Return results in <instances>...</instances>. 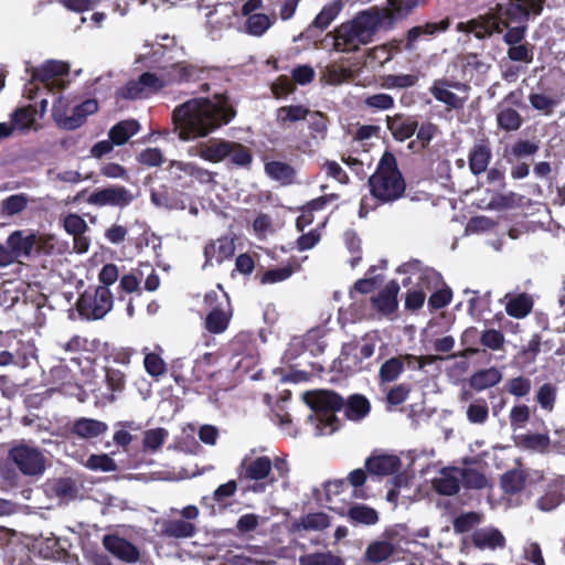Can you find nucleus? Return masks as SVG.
<instances>
[{"label":"nucleus","mask_w":565,"mask_h":565,"mask_svg":"<svg viewBox=\"0 0 565 565\" xmlns=\"http://www.w3.org/2000/svg\"><path fill=\"white\" fill-rule=\"evenodd\" d=\"M531 409L525 404L514 405L509 413L510 426L513 431L523 429L530 420Z\"/></svg>","instance_id":"obj_49"},{"label":"nucleus","mask_w":565,"mask_h":565,"mask_svg":"<svg viewBox=\"0 0 565 565\" xmlns=\"http://www.w3.org/2000/svg\"><path fill=\"white\" fill-rule=\"evenodd\" d=\"M151 202L161 209L184 210L186 200L183 193H169L168 191H151Z\"/></svg>","instance_id":"obj_32"},{"label":"nucleus","mask_w":565,"mask_h":565,"mask_svg":"<svg viewBox=\"0 0 565 565\" xmlns=\"http://www.w3.org/2000/svg\"><path fill=\"white\" fill-rule=\"evenodd\" d=\"M399 273H413L420 284L425 285L427 291H433L428 303L434 309H440L447 306L451 299V291L444 288L443 277L433 268L423 267L418 260L403 264L398 268Z\"/></svg>","instance_id":"obj_7"},{"label":"nucleus","mask_w":565,"mask_h":565,"mask_svg":"<svg viewBox=\"0 0 565 565\" xmlns=\"http://www.w3.org/2000/svg\"><path fill=\"white\" fill-rule=\"evenodd\" d=\"M235 252V239L233 236H222L211 241L204 248L205 266L214 263L221 264L230 259Z\"/></svg>","instance_id":"obj_19"},{"label":"nucleus","mask_w":565,"mask_h":565,"mask_svg":"<svg viewBox=\"0 0 565 565\" xmlns=\"http://www.w3.org/2000/svg\"><path fill=\"white\" fill-rule=\"evenodd\" d=\"M331 525V519L327 513L316 512L302 516L297 523V529L306 531H322Z\"/></svg>","instance_id":"obj_43"},{"label":"nucleus","mask_w":565,"mask_h":565,"mask_svg":"<svg viewBox=\"0 0 565 565\" xmlns=\"http://www.w3.org/2000/svg\"><path fill=\"white\" fill-rule=\"evenodd\" d=\"M312 138L324 139L328 130V120L320 111H310L307 116Z\"/></svg>","instance_id":"obj_52"},{"label":"nucleus","mask_w":565,"mask_h":565,"mask_svg":"<svg viewBox=\"0 0 565 565\" xmlns=\"http://www.w3.org/2000/svg\"><path fill=\"white\" fill-rule=\"evenodd\" d=\"M232 147V141L214 139L199 145L198 154L206 161L216 163L230 157Z\"/></svg>","instance_id":"obj_28"},{"label":"nucleus","mask_w":565,"mask_h":565,"mask_svg":"<svg viewBox=\"0 0 565 565\" xmlns=\"http://www.w3.org/2000/svg\"><path fill=\"white\" fill-rule=\"evenodd\" d=\"M390 20L377 7L359 12L351 21L339 25L332 34V47L337 52L351 53L373 41L375 33Z\"/></svg>","instance_id":"obj_5"},{"label":"nucleus","mask_w":565,"mask_h":565,"mask_svg":"<svg viewBox=\"0 0 565 565\" xmlns=\"http://www.w3.org/2000/svg\"><path fill=\"white\" fill-rule=\"evenodd\" d=\"M42 239L34 233L24 231H14L11 233L4 244H0V266L7 267L14 262L22 263L30 259L32 255L41 247Z\"/></svg>","instance_id":"obj_8"},{"label":"nucleus","mask_w":565,"mask_h":565,"mask_svg":"<svg viewBox=\"0 0 565 565\" xmlns=\"http://www.w3.org/2000/svg\"><path fill=\"white\" fill-rule=\"evenodd\" d=\"M387 128L398 141H404L411 138L417 130V121L402 116L387 118Z\"/></svg>","instance_id":"obj_34"},{"label":"nucleus","mask_w":565,"mask_h":565,"mask_svg":"<svg viewBox=\"0 0 565 565\" xmlns=\"http://www.w3.org/2000/svg\"><path fill=\"white\" fill-rule=\"evenodd\" d=\"M106 423L93 418H79L74 423L73 433L81 438L90 439L106 433Z\"/></svg>","instance_id":"obj_33"},{"label":"nucleus","mask_w":565,"mask_h":565,"mask_svg":"<svg viewBox=\"0 0 565 565\" xmlns=\"http://www.w3.org/2000/svg\"><path fill=\"white\" fill-rule=\"evenodd\" d=\"M449 20L445 19L441 20L440 22L426 23L425 25H418L409 29L407 32L406 49L413 50L414 43L422 35H434L437 32H444L449 28Z\"/></svg>","instance_id":"obj_36"},{"label":"nucleus","mask_w":565,"mask_h":565,"mask_svg":"<svg viewBox=\"0 0 565 565\" xmlns=\"http://www.w3.org/2000/svg\"><path fill=\"white\" fill-rule=\"evenodd\" d=\"M140 78L148 96L167 86L161 71L159 74L146 72L140 75Z\"/></svg>","instance_id":"obj_63"},{"label":"nucleus","mask_w":565,"mask_h":565,"mask_svg":"<svg viewBox=\"0 0 565 565\" xmlns=\"http://www.w3.org/2000/svg\"><path fill=\"white\" fill-rule=\"evenodd\" d=\"M235 111L227 99L215 95L213 99L192 98L179 105L172 113V120L179 138L183 141L205 137L232 120Z\"/></svg>","instance_id":"obj_1"},{"label":"nucleus","mask_w":565,"mask_h":565,"mask_svg":"<svg viewBox=\"0 0 565 565\" xmlns=\"http://www.w3.org/2000/svg\"><path fill=\"white\" fill-rule=\"evenodd\" d=\"M50 375L54 384L61 386L65 393H72L68 388L73 387L74 377L65 365L60 364L52 367Z\"/></svg>","instance_id":"obj_54"},{"label":"nucleus","mask_w":565,"mask_h":565,"mask_svg":"<svg viewBox=\"0 0 565 565\" xmlns=\"http://www.w3.org/2000/svg\"><path fill=\"white\" fill-rule=\"evenodd\" d=\"M398 291L399 285L395 280H391L377 296L372 297L374 309L384 316L393 315L398 306Z\"/></svg>","instance_id":"obj_24"},{"label":"nucleus","mask_w":565,"mask_h":565,"mask_svg":"<svg viewBox=\"0 0 565 565\" xmlns=\"http://www.w3.org/2000/svg\"><path fill=\"white\" fill-rule=\"evenodd\" d=\"M11 121L15 129L26 130L35 121V110L32 107L19 108L12 114Z\"/></svg>","instance_id":"obj_53"},{"label":"nucleus","mask_w":565,"mask_h":565,"mask_svg":"<svg viewBox=\"0 0 565 565\" xmlns=\"http://www.w3.org/2000/svg\"><path fill=\"white\" fill-rule=\"evenodd\" d=\"M498 126L507 131L518 130L522 124L520 114L509 106L500 104L497 113Z\"/></svg>","instance_id":"obj_40"},{"label":"nucleus","mask_w":565,"mask_h":565,"mask_svg":"<svg viewBox=\"0 0 565 565\" xmlns=\"http://www.w3.org/2000/svg\"><path fill=\"white\" fill-rule=\"evenodd\" d=\"M253 232L258 239H265L275 232L273 220L269 215L260 213L253 222Z\"/></svg>","instance_id":"obj_57"},{"label":"nucleus","mask_w":565,"mask_h":565,"mask_svg":"<svg viewBox=\"0 0 565 565\" xmlns=\"http://www.w3.org/2000/svg\"><path fill=\"white\" fill-rule=\"evenodd\" d=\"M343 7L342 0H332L327 3L315 18L312 25L321 30L327 29L337 19Z\"/></svg>","instance_id":"obj_38"},{"label":"nucleus","mask_w":565,"mask_h":565,"mask_svg":"<svg viewBox=\"0 0 565 565\" xmlns=\"http://www.w3.org/2000/svg\"><path fill=\"white\" fill-rule=\"evenodd\" d=\"M471 540L479 550L494 551L505 545V537L502 532L492 526L476 530L471 535Z\"/></svg>","instance_id":"obj_26"},{"label":"nucleus","mask_w":565,"mask_h":565,"mask_svg":"<svg viewBox=\"0 0 565 565\" xmlns=\"http://www.w3.org/2000/svg\"><path fill=\"white\" fill-rule=\"evenodd\" d=\"M114 297L106 286L88 288L77 301L79 315L88 320L104 318L113 308Z\"/></svg>","instance_id":"obj_12"},{"label":"nucleus","mask_w":565,"mask_h":565,"mask_svg":"<svg viewBox=\"0 0 565 565\" xmlns=\"http://www.w3.org/2000/svg\"><path fill=\"white\" fill-rule=\"evenodd\" d=\"M159 535L173 539H190L195 535L196 526L192 522L183 520H159Z\"/></svg>","instance_id":"obj_27"},{"label":"nucleus","mask_w":565,"mask_h":565,"mask_svg":"<svg viewBox=\"0 0 565 565\" xmlns=\"http://www.w3.org/2000/svg\"><path fill=\"white\" fill-rule=\"evenodd\" d=\"M52 116L56 125L65 130H74L78 128V121L72 119L73 100L70 96L53 94Z\"/></svg>","instance_id":"obj_22"},{"label":"nucleus","mask_w":565,"mask_h":565,"mask_svg":"<svg viewBox=\"0 0 565 565\" xmlns=\"http://www.w3.org/2000/svg\"><path fill=\"white\" fill-rule=\"evenodd\" d=\"M309 109L301 105L279 107L276 111V119L280 125L307 119Z\"/></svg>","instance_id":"obj_44"},{"label":"nucleus","mask_w":565,"mask_h":565,"mask_svg":"<svg viewBox=\"0 0 565 565\" xmlns=\"http://www.w3.org/2000/svg\"><path fill=\"white\" fill-rule=\"evenodd\" d=\"M350 521L355 524L374 525L379 521V513L364 504H353L347 512Z\"/></svg>","instance_id":"obj_39"},{"label":"nucleus","mask_w":565,"mask_h":565,"mask_svg":"<svg viewBox=\"0 0 565 565\" xmlns=\"http://www.w3.org/2000/svg\"><path fill=\"white\" fill-rule=\"evenodd\" d=\"M372 198H363L359 214L364 217L370 210L374 209L373 200L381 203L393 202L399 199L405 192V181L397 169L395 157L385 152L374 174L369 179Z\"/></svg>","instance_id":"obj_6"},{"label":"nucleus","mask_w":565,"mask_h":565,"mask_svg":"<svg viewBox=\"0 0 565 565\" xmlns=\"http://www.w3.org/2000/svg\"><path fill=\"white\" fill-rule=\"evenodd\" d=\"M394 98L390 94L379 93L365 97L364 105L375 111H384L394 107Z\"/></svg>","instance_id":"obj_55"},{"label":"nucleus","mask_w":565,"mask_h":565,"mask_svg":"<svg viewBox=\"0 0 565 565\" xmlns=\"http://www.w3.org/2000/svg\"><path fill=\"white\" fill-rule=\"evenodd\" d=\"M167 438L168 431L164 428L149 429L143 434V449L154 452L162 446Z\"/></svg>","instance_id":"obj_50"},{"label":"nucleus","mask_w":565,"mask_h":565,"mask_svg":"<svg viewBox=\"0 0 565 565\" xmlns=\"http://www.w3.org/2000/svg\"><path fill=\"white\" fill-rule=\"evenodd\" d=\"M532 306V299L527 295L521 294L510 297L505 303V310L509 316L521 319L530 313Z\"/></svg>","instance_id":"obj_41"},{"label":"nucleus","mask_w":565,"mask_h":565,"mask_svg":"<svg viewBox=\"0 0 565 565\" xmlns=\"http://www.w3.org/2000/svg\"><path fill=\"white\" fill-rule=\"evenodd\" d=\"M555 399L556 390L553 385L544 384L539 388L536 393V401L543 409L551 412L554 407Z\"/></svg>","instance_id":"obj_62"},{"label":"nucleus","mask_w":565,"mask_h":565,"mask_svg":"<svg viewBox=\"0 0 565 565\" xmlns=\"http://www.w3.org/2000/svg\"><path fill=\"white\" fill-rule=\"evenodd\" d=\"M426 0H388L387 7L377 10L390 20L388 24L383 25L384 29H391L397 20L406 18L416 7Z\"/></svg>","instance_id":"obj_23"},{"label":"nucleus","mask_w":565,"mask_h":565,"mask_svg":"<svg viewBox=\"0 0 565 565\" xmlns=\"http://www.w3.org/2000/svg\"><path fill=\"white\" fill-rule=\"evenodd\" d=\"M365 467L372 475L388 476L399 469L401 460L395 455H374L366 460Z\"/></svg>","instance_id":"obj_29"},{"label":"nucleus","mask_w":565,"mask_h":565,"mask_svg":"<svg viewBox=\"0 0 565 565\" xmlns=\"http://www.w3.org/2000/svg\"><path fill=\"white\" fill-rule=\"evenodd\" d=\"M29 196L24 193L12 194L0 202V213L3 216H13L24 211Z\"/></svg>","instance_id":"obj_42"},{"label":"nucleus","mask_w":565,"mask_h":565,"mask_svg":"<svg viewBox=\"0 0 565 565\" xmlns=\"http://www.w3.org/2000/svg\"><path fill=\"white\" fill-rule=\"evenodd\" d=\"M385 539L377 540L372 542L366 551H365V558L371 563H381L390 558L395 547L393 543L391 542L392 539V530L386 531L384 533Z\"/></svg>","instance_id":"obj_30"},{"label":"nucleus","mask_w":565,"mask_h":565,"mask_svg":"<svg viewBox=\"0 0 565 565\" xmlns=\"http://www.w3.org/2000/svg\"><path fill=\"white\" fill-rule=\"evenodd\" d=\"M505 387H507V391L511 395H513L518 398H521V397L526 396L531 392L532 383H531V380L527 377L516 376V377L510 379L505 383Z\"/></svg>","instance_id":"obj_58"},{"label":"nucleus","mask_w":565,"mask_h":565,"mask_svg":"<svg viewBox=\"0 0 565 565\" xmlns=\"http://www.w3.org/2000/svg\"><path fill=\"white\" fill-rule=\"evenodd\" d=\"M348 489V483L344 480L328 481L323 484L324 499L319 497L320 501H324L327 507L338 512L339 514H345L347 498L344 492Z\"/></svg>","instance_id":"obj_20"},{"label":"nucleus","mask_w":565,"mask_h":565,"mask_svg":"<svg viewBox=\"0 0 565 565\" xmlns=\"http://www.w3.org/2000/svg\"><path fill=\"white\" fill-rule=\"evenodd\" d=\"M8 457L24 476L38 477L45 470V456L40 449L28 444L12 447Z\"/></svg>","instance_id":"obj_13"},{"label":"nucleus","mask_w":565,"mask_h":565,"mask_svg":"<svg viewBox=\"0 0 565 565\" xmlns=\"http://www.w3.org/2000/svg\"><path fill=\"white\" fill-rule=\"evenodd\" d=\"M469 87L465 83L447 78L435 79L429 88L430 94L448 108H462L468 99Z\"/></svg>","instance_id":"obj_14"},{"label":"nucleus","mask_w":565,"mask_h":565,"mask_svg":"<svg viewBox=\"0 0 565 565\" xmlns=\"http://www.w3.org/2000/svg\"><path fill=\"white\" fill-rule=\"evenodd\" d=\"M98 104L95 99H86L81 104L72 106V119L78 121V127L83 125L86 117L97 111Z\"/></svg>","instance_id":"obj_59"},{"label":"nucleus","mask_w":565,"mask_h":565,"mask_svg":"<svg viewBox=\"0 0 565 565\" xmlns=\"http://www.w3.org/2000/svg\"><path fill=\"white\" fill-rule=\"evenodd\" d=\"M274 470L282 480L288 479L290 468L285 458H270L265 455L264 448L253 447L242 456L236 467V476L241 484L248 483L244 491L264 493L268 486L276 482Z\"/></svg>","instance_id":"obj_4"},{"label":"nucleus","mask_w":565,"mask_h":565,"mask_svg":"<svg viewBox=\"0 0 565 565\" xmlns=\"http://www.w3.org/2000/svg\"><path fill=\"white\" fill-rule=\"evenodd\" d=\"M70 73L68 64L62 61H46L40 67L32 71L31 82L25 87V93L30 99L34 98L33 86L41 83L44 88L52 92L62 90L66 87V79Z\"/></svg>","instance_id":"obj_9"},{"label":"nucleus","mask_w":565,"mask_h":565,"mask_svg":"<svg viewBox=\"0 0 565 565\" xmlns=\"http://www.w3.org/2000/svg\"><path fill=\"white\" fill-rule=\"evenodd\" d=\"M103 545L111 555L121 562L132 564L137 563L140 558V552L137 546L119 535H105Z\"/></svg>","instance_id":"obj_17"},{"label":"nucleus","mask_w":565,"mask_h":565,"mask_svg":"<svg viewBox=\"0 0 565 565\" xmlns=\"http://www.w3.org/2000/svg\"><path fill=\"white\" fill-rule=\"evenodd\" d=\"M467 419L475 425H483L489 417V406L486 399H475L467 407Z\"/></svg>","instance_id":"obj_47"},{"label":"nucleus","mask_w":565,"mask_h":565,"mask_svg":"<svg viewBox=\"0 0 565 565\" xmlns=\"http://www.w3.org/2000/svg\"><path fill=\"white\" fill-rule=\"evenodd\" d=\"M303 401L312 414L308 420L315 425L316 436H327L338 429L335 412L344 407L345 416L351 420H360L370 412L369 401L361 395H353L344 405L341 396L329 391L308 392Z\"/></svg>","instance_id":"obj_2"},{"label":"nucleus","mask_w":565,"mask_h":565,"mask_svg":"<svg viewBox=\"0 0 565 565\" xmlns=\"http://www.w3.org/2000/svg\"><path fill=\"white\" fill-rule=\"evenodd\" d=\"M322 79L330 85H339L351 77V71L338 65H329L321 72Z\"/></svg>","instance_id":"obj_51"},{"label":"nucleus","mask_w":565,"mask_h":565,"mask_svg":"<svg viewBox=\"0 0 565 565\" xmlns=\"http://www.w3.org/2000/svg\"><path fill=\"white\" fill-rule=\"evenodd\" d=\"M166 85H173L195 81L201 71L192 64L181 62L161 70Z\"/></svg>","instance_id":"obj_25"},{"label":"nucleus","mask_w":565,"mask_h":565,"mask_svg":"<svg viewBox=\"0 0 565 565\" xmlns=\"http://www.w3.org/2000/svg\"><path fill=\"white\" fill-rule=\"evenodd\" d=\"M301 565H344L343 561L330 553H315L302 556L300 558Z\"/></svg>","instance_id":"obj_56"},{"label":"nucleus","mask_w":565,"mask_h":565,"mask_svg":"<svg viewBox=\"0 0 565 565\" xmlns=\"http://www.w3.org/2000/svg\"><path fill=\"white\" fill-rule=\"evenodd\" d=\"M480 342L484 348L497 351L503 347L504 335L495 329H488L481 333Z\"/></svg>","instance_id":"obj_64"},{"label":"nucleus","mask_w":565,"mask_h":565,"mask_svg":"<svg viewBox=\"0 0 565 565\" xmlns=\"http://www.w3.org/2000/svg\"><path fill=\"white\" fill-rule=\"evenodd\" d=\"M204 302L211 309L204 321L205 329L214 334L223 333L232 317L228 296L218 286L217 290L205 295Z\"/></svg>","instance_id":"obj_11"},{"label":"nucleus","mask_w":565,"mask_h":565,"mask_svg":"<svg viewBox=\"0 0 565 565\" xmlns=\"http://www.w3.org/2000/svg\"><path fill=\"white\" fill-rule=\"evenodd\" d=\"M373 271L374 268H370L366 276L354 284L355 291L360 294H370L382 284L383 277L380 275H373Z\"/></svg>","instance_id":"obj_60"},{"label":"nucleus","mask_w":565,"mask_h":565,"mask_svg":"<svg viewBox=\"0 0 565 565\" xmlns=\"http://www.w3.org/2000/svg\"><path fill=\"white\" fill-rule=\"evenodd\" d=\"M437 359L438 356L417 358L411 354L391 358L381 365L379 372L380 380L383 383L394 382L399 377L405 365L420 370L425 364L433 363Z\"/></svg>","instance_id":"obj_15"},{"label":"nucleus","mask_w":565,"mask_h":565,"mask_svg":"<svg viewBox=\"0 0 565 565\" xmlns=\"http://www.w3.org/2000/svg\"><path fill=\"white\" fill-rule=\"evenodd\" d=\"M235 15L236 11L232 4H216L213 10L205 14L210 36L216 39L222 30L232 25Z\"/></svg>","instance_id":"obj_18"},{"label":"nucleus","mask_w":565,"mask_h":565,"mask_svg":"<svg viewBox=\"0 0 565 565\" xmlns=\"http://www.w3.org/2000/svg\"><path fill=\"white\" fill-rule=\"evenodd\" d=\"M139 129L140 125L137 120H122L110 128L108 137L116 146H121L134 137Z\"/></svg>","instance_id":"obj_35"},{"label":"nucleus","mask_w":565,"mask_h":565,"mask_svg":"<svg viewBox=\"0 0 565 565\" xmlns=\"http://www.w3.org/2000/svg\"><path fill=\"white\" fill-rule=\"evenodd\" d=\"M134 194L124 186L113 185L93 192L87 203L94 206H118L125 207L134 201Z\"/></svg>","instance_id":"obj_16"},{"label":"nucleus","mask_w":565,"mask_h":565,"mask_svg":"<svg viewBox=\"0 0 565 565\" xmlns=\"http://www.w3.org/2000/svg\"><path fill=\"white\" fill-rule=\"evenodd\" d=\"M462 469L457 467L443 468L433 480L434 489L443 495H454L460 489Z\"/></svg>","instance_id":"obj_21"},{"label":"nucleus","mask_w":565,"mask_h":565,"mask_svg":"<svg viewBox=\"0 0 565 565\" xmlns=\"http://www.w3.org/2000/svg\"><path fill=\"white\" fill-rule=\"evenodd\" d=\"M492 157L490 147L484 142H478L469 153V168L473 174L487 171Z\"/></svg>","instance_id":"obj_31"},{"label":"nucleus","mask_w":565,"mask_h":565,"mask_svg":"<svg viewBox=\"0 0 565 565\" xmlns=\"http://www.w3.org/2000/svg\"><path fill=\"white\" fill-rule=\"evenodd\" d=\"M417 83V76L412 74L386 75L383 78V86L386 88H406Z\"/></svg>","instance_id":"obj_61"},{"label":"nucleus","mask_w":565,"mask_h":565,"mask_svg":"<svg viewBox=\"0 0 565 565\" xmlns=\"http://www.w3.org/2000/svg\"><path fill=\"white\" fill-rule=\"evenodd\" d=\"M544 0H508L500 3L494 10L467 22H459L456 26L458 32L473 33L478 39H483L501 33L510 23L525 22L530 14H540L543 10Z\"/></svg>","instance_id":"obj_3"},{"label":"nucleus","mask_w":565,"mask_h":565,"mask_svg":"<svg viewBox=\"0 0 565 565\" xmlns=\"http://www.w3.org/2000/svg\"><path fill=\"white\" fill-rule=\"evenodd\" d=\"M66 9L74 12L94 11L90 21L102 26L109 13L124 15L128 11V0H58Z\"/></svg>","instance_id":"obj_10"},{"label":"nucleus","mask_w":565,"mask_h":565,"mask_svg":"<svg viewBox=\"0 0 565 565\" xmlns=\"http://www.w3.org/2000/svg\"><path fill=\"white\" fill-rule=\"evenodd\" d=\"M265 171L269 178L281 183H288L294 175V169L286 162L269 161L265 164Z\"/></svg>","instance_id":"obj_46"},{"label":"nucleus","mask_w":565,"mask_h":565,"mask_svg":"<svg viewBox=\"0 0 565 565\" xmlns=\"http://www.w3.org/2000/svg\"><path fill=\"white\" fill-rule=\"evenodd\" d=\"M273 19L263 13H254L247 18L246 32L254 36H262L273 24Z\"/></svg>","instance_id":"obj_48"},{"label":"nucleus","mask_w":565,"mask_h":565,"mask_svg":"<svg viewBox=\"0 0 565 565\" xmlns=\"http://www.w3.org/2000/svg\"><path fill=\"white\" fill-rule=\"evenodd\" d=\"M502 380V373L497 367H489L477 371L470 379V386L476 391L497 385Z\"/></svg>","instance_id":"obj_37"},{"label":"nucleus","mask_w":565,"mask_h":565,"mask_svg":"<svg viewBox=\"0 0 565 565\" xmlns=\"http://www.w3.org/2000/svg\"><path fill=\"white\" fill-rule=\"evenodd\" d=\"M408 274L411 275L407 279L408 282L415 281L416 288L407 292L405 299V307L409 310H416L424 305L427 290L425 288V285L420 284L413 273Z\"/></svg>","instance_id":"obj_45"}]
</instances>
